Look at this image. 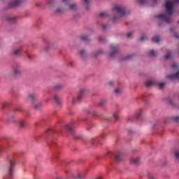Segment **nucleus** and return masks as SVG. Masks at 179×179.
Masks as SVG:
<instances>
[{
  "instance_id": "1",
  "label": "nucleus",
  "mask_w": 179,
  "mask_h": 179,
  "mask_svg": "<svg viewBox=\"0 0 179 179\" xmlns=\"http://www.w3.org/2000/svg\"><path fill=\"white\" fill-rule=\"evenodd\" d=\"M165 12L166 14H159L155 16L159 19V26H162L165 23L169 24L171 22V16L173 13L175 1L173 0H165Z\"/></svg>"
},
{
  "instance_id": "2",
  "label": "nucleus",
  "mask_w": 179,
  "mask_h": 179,
  "mask_svg": "<svg viewBox=\"0 0 179 179\" xmlns=\"http://www.w3.org/2000/svg\"><path fill=\"white\" fill-rule=\"evenodd\" d=\"M69 0H62V3L60 4L59 7L56 9V13H63L66 10H75L77 8V5L75 3L69 5Z\"/></svg>"
},
{
  "instance_id": "3",
  "label": "nucleus",
  "mask_w": 179,
  "mask_h": 179,
  "mask_svg": "<svg viewBox=\"0 0 179 179\" xmlns=\"http://www.w3.org/2000/svg\"><path fill=\"white\" fill-rule=\"evenodd\" d=\"M113 10L117 12V16L113 17V22H116L118 19H120L122 16H124L127 14V8L122 6H117L113 8Z\"/></svg>"
},
{
  "instance_id": "4",
  "label": "nucleus",
  "mask_w": 179,
  "mask_h": 179,
  "mask_svg": "<svg viewBox=\"0 0 179 179\" xmlns=\"http://www.w3.org/2000/svg\"><path fill=\"white\" fill-rule=\"evenodd\" d=\"M15 159L16 157L15 155H10L8 157V161L10 166L8 169V176L10 179L13 178V166H15Z\"/></svg>"
},
{
  "instance_id": "5",
  "label": "nucleus",
  "mask_w": 179,
  "mask_h": 179,
  "mask_svg": "<svg viewBox=\"0 0 179 179\" xmlns=\"http://www.w3.org/2000/svg\"><path fill=\"white\" fill-rule=\"evenodd\" d=\"M87 93V90L86 89H81L78 95L77 96L76 99H75V97H72V103L73 104H75V103H80V99L81 98L86 94Z\"/></svg>"
},
{
  "instance_id": "6",
  "label": "nucleus",
  "mask_w": 179,
  "mask_h": 179,
  "mask_svg": "<svg viewBox=\"0 0 179 179\" xmlns=\"http://www.w3.org/2000/svg\"><path fill=\"white\" fill-rule=\"evenodd\" d=\"M12 69L15 76H19L21 74L20 66L19 64H14Z\"/></svg>"
},
{
  "instance_id": "7",
  "label": "nucleus",
  "mask_w": 179,
  "mask_h": 179,
  "mask_svg": "<svg viewBox=\"0 0 179 179\" xmlns=\"http://www.w3.org/2000/svg\"><path fill=\"white\" fill-rule=\"evenodd\" d=\"M110 50H112V52H111V53L109 54V57H113L119 51V48H118V46H115V45H111Z\"/></svg>"
},
{
  "instance_id": "8",
  "label": "nucleus",
  "mask_w": 179,
  "mask_h": 179,
  "mask_svg": "<svg viewBox=\"0 0 179 179\" xmlns=\"http://www.w3.org/2000/svg\"><path fill=\"white\" fill-rule=\"evenodd\" d=\"M22 3V0L13 1L8 3V7L15 8V7L19 6Z\"/></svg>"
},
{
  "instance_id": "9",
  "label": "nucleus",
  "mask_w": 179,
  "mask_h": 179,
  "mask_svg": "<svg viewBox=\"0 0 179 179\" xmlns=\"http://www.w3.org/2000/svg\"><path fill=\"white\" fill-rule=\"evenodd\" d=\"M22 51V46H19V48H14L12 49L13 55L15 56H20Z\"/></svg>"
},
{
  "instance_id": "10",
  "label": "nucleus",
  "mask_w": 179,
  "mask_h": 179,
  "mask_svg": "<svg viewBox=\"0 0 179 179\" xmlns=\"http://www.w3.org/2000/svg\"><path fill=\"white\" fill-rule=\"evenodd\" d=\"M145 85L147 87H150L152 86H156L157 85V81H155V80L152 79H149L145 83Z\"/></svg>"
},
{
  "instance_id": "11",
  "label": "nucleus",
  "mask_w": 179,
  "mask_h": 179,
  "mask_svg": "<svg viewBox=\"0 0 179 179\" xmlns=\"http://www.w3.org/2000/svg\"><path fill=\"white\" fill-rule=\"evenodd\" d=\"M122 155L123 154L122 152H116L115 154V161L116 162H120L122 160Z\"/></svg>"
},
{
  "instance_id": "12",
  "label": "nucleus",
  "mask_w": 179,
  "mask_h": 179,
  "mask_svg": "<svg viewBox=\"0 0 179 179\" xmlns=\"http://www.w3.org/2000/svg\"><path fill=\"white\" fill-rule=\"evenodd\" d=\"M28 99L32 102L36 101L38 99V94L36 93H30L28 95Z\"/></svg>"
},
{
  "instance_id": "13",
  "label": "nucleus",
  "mask_w": 179,
  "mask_h": 179,
  "mask_svg": "<svg viewBox=\"0 0 179 179\" xmlns=\"http://www.w3.org/2000/svg\"><path fill=\"white\" fill-rule=\"evenodd\" d=\"M130 162L134 165H138L140 164V158L139 157H131L130 159Z\"/></svg>"
},
{
  "instance_id": "14",
  "label": "nucleus",
  "mask_w": 179,
  "mask_h": 179,
  "mask_svg": "<svg viewBox=\"0 0 179 179\" xmlns=\"http://www.w3.org/2000/svg\"><path fill=\"white\" fill-rule=\"evenodd\" d=\"M66 127L67 131H68L74 138H78V137H76V136H75V130H73V128L71 127V126L66 125Z\"/></svg>"
},
{
  "instance_id": "15",
  "label": "nucleus",
  "mask_w": 179,
  "mask_h": 179,
  "mask_svg": "<svg viewBox=\"0 0 179 179\" xmlns=\"http://www.w3.org/2000/svg\"><path fill=\"white\" fill-rule=\"evenodd\" d=\"M169 79H178L179 80V70L175 74L168 76Z\"/></svg>"
},
{
  "instance_id": "16",
  "label": "nucleus",
  "mask_w": 179,
  "mask_h": 179,
  "mask_svg": "<svg viewBox=\"0 0 179 179\" xmlns=\"http://www.w3.org/2000/svg\"><path fill=\"white\" fill-rule=\"evenodd\" d=\"M150 1L153 2V4L152 5V6H155L157 3V0H150ZM139 2L141 4H145L148 2V0H140Z\"/></svg>"
},
{
  "instance_id": "17",
  "label": "nucleus",
  "mask_w": 179,
  "mask_h": 179,
  "mask_svg": "<svg viewBox=\"0 0 179 179\" xmlns=\"http://www.w3.org/2000/svg\"><path fill=\"white\" fill-rule=\"evenodd\" d=\"M6 20L10 23H15L16 17L13 16H8L6 17Z\"/></svg>"
},
{
  "instance_id": "18",
  "label": "nucleus",
  "mask_w": 179,
  "mask_h": 179,
  "mask_svg": "<svg viewBox=\"0 0 179 179\" xmlns=\"http://www.w3.org/2000/svg\"><path fill=\"white\" fill-rule=\"evenodd\" d=\"M160 40H161V38H160L159 36H155L152 37V41L155 42V43H159Z\"/></svg>"
},
{
  "instance_id": "19",
  "label": "nucleus",
  "mask_w": 179,
  "mask_h": 179,
  "mask_svg": "<svg viewBox=\"0 0 179 179\" xmlns=\"http://www.w3.org/2000/svg\"><path fill=\"white\" fill-rule=\"evenodd\" d=\"M54 100L58 106H62V101L57 95L54 96Z\"/></svg>"
},
{
  "instance_id": "20",
  "label": "nucleus",
  "mask_w": 179,
  "mask_h": 179,
  "mask_svg": "<svg viewBox=\"0 0 179 179\" xmlns=\"http://www.w3.org/2000/svg\"><path fill=\"white\" fill-rule=\"evenodd\" d=\"M174 157L176 161L179 162V150H176L174 152Z\"/></svg>"
},
{
  "instance_id": "21",
  "label": "nucleus",
  "mask_w": 179,
  "mask_h": 179,
  "mask_svg": "<svg viewBox=\"0 0 179 179\" xmlns=\"http://www.w3.org/2000/svg\"><path fill=\"white\" fill-rule=\"evenodd\" d=\"M8 150V147L0 146V155H1L3 152H6Z\"/></svg>"
},
{
  "instance_id": "22",
  "label": "nucleus",
  "mask_w": 179,
  "mask_h": 179,
  "mask_svg": "<svg viewBox=\"0 0 179 179\" xmlns=\"http://www.w3.org/2000/svg\"><path fill=\"white\" fill-rule=\"evenodd\" d=\"M114 92L116 95H120L122 93V90L119 89V88H116L115 90H114Z\"/></svg>"
},
{
  "instance_id": "23",
  "label": "nucleus",
  "mask_w": 179,
  "mask_h": 179,
  "mask_svg": "<svg viewBox=\"0 0 179 179\" xmlns=\"http://www.w3.org/2000/svg\"><path fill=\"white\" fill-rule=\"evenodd\" d=\"M106 100L102 99V100L100 101V102L99 103L98 106L99 107H103V106L106 105Z\"/></svg>"
},
{
  "instance_id": "24",
  "label": "nucleus",
  "mask_w": 179,
  "mask_h": 179,
  "mask_svg": "<svg viewBox=\"0 0 179 179\" xmlns=\"http://www.w3.org/2000/svg\"><path fill=\"white\" fill-rule=\"evenodd\" d=\"M1 105L3 108H5L6 107H8L9 106V103L7 101H3L1 103Z\"/></svg>"
},
{
  "instance_id": "25",
  "label": "nucleus",
  "mask_w": 179,
  "mask_h": 179,
  "mask_svg": "<svg viewBox=\"0 0 179 179\" xmlns=\"http://www.w3.org/2000/svg\"><path fill=\"white\" fill-rule=\"evenodd\" d=\"M91 143H92V145H96V143H99V140H98V138H93V139H92Z\"/></svg>"
},
{
  "instance_id": "26",
  "label": "nucleus",
  "mask_w": 179,
  "mask_h": 179,
  "mask_svg": "<svg viewBox=\"0 0 179 179\" xmlns=\"http://www.w3.org/2000/svg\"><path fill=\"white\" fill-rule=\"evenodd\" d=\"M171 59V52H168V53H166V55H165V59Z\"/></svg>"
},
{
  "instance_id": "27",
  "label": "nucleus",
  "mask_w": 179,
  "mask_h": 179,
  "mask_svg": "<svg viewBox=\"0 0 179 179\" xmlns=\"http://www.w3.org/2000/svg\"><path fill=\"white\" fill-rule=\"evenodd\" d=\"M55 88L56 90H62V89H63V85H62L61 84H56L55 85Z\"/></svg>"
},
{
  "instance_id": "28",
  "label": "nucleus",
  "mask_w": 179,
  "mask_h": 179,
  "mask_svg": "<svg viewBox=\"0 0 179 179\" xmlns=\"http://www.w3.org/2000/svg\"><path fill=\"white\" fill-rule=\"evenodd\" d=\"M134 58V55H127L124 60H131Z\"/></svg>"
},
{
  "instance_id": "29",
  "label": "nucleus",
  "mask_w": 179,
  "mask_h": 179,
  "mask_svg": "<svg viewBox=\"0 0 179 179\" xmlns=\"http://www.w3.org/2000/svg\"><path fill=\"white\" fill-rule=\"evenodd\" d=\"M81 38L84 41H89V36L87 35L83 34L81 36Z\"/></svg>"
},
{
  "instance_id": "30",
  "label": "nucleus",
  "mask_w": 179,
  "mask_h": 179,
  "mask_svg": "<svg viewBox=\"0 0 179 179\" xmlns=\"http://www.w3.org/2000/svg\"><path fill=\"white\" fill-rule=\"evenodd\" d=\"M55 131L53 129H48L45 131V134L46 135H50L52 133H53Z\"/></svg>"
},
{
  "instance_id": "31",
  "label": "nucleus",
  "mask_w": 179,
  "mask_h": 179,
  "mask_svg": "<svg viewBox=\"0 0 179 179\" xmlns=\"http://www.w3.org/2000/svg\"><path fill=\"white\" fill-rule=\"evenodd\" d=\"M158 53L157 52H155L154 50H151L149 55L150 56H152V57H155Z\"/></svg>"
},
{
  "instance_id": "32",
  "label": "nucleus",
  "mask_w": 179,
  "mask_h": 179,
  "mask_svg": "<svg viewBox=\"0 0 179 179\" xmlns=\"http://www.w3.org/2000/svg\"><path fill=\"white\" fill-rule=\"evenodd\" d=\"M148 40V37L147 36H143L141 37L140 41H145Z\"/></svg>"
},
{
  "instance_id": "33",
  "label": "nucleus",
  "mask_w": 179,
  "mask_h": 179,
  "mask_svg": "<svg viewBox=\"0 0 179 179\" xmlns=\"http://www.w3.org/2000/svg\"><path fill=\"white\" fill-rule=\"evenodd\" d=\"M41 106H42L41 103H37L34 104V108L35 109H38V108H39Z\"/></svg>"
},
{
  "instance_id": "34",
  "label": "nucleus",
  "mask_w": 179,
  "mask_h": 179,
  "mask_svg": "<svg viewBox=\"0 0 179 179\" xmlns=\"http://www.w3.org/2000/svg\"><path fill=\"white\" fill-rule=\"evenodd\" d=\"M84 1V3H85V5L86 6V8L87 9H89V4H90V1L89 0H83Z\"/></svg>"
},
{
  "instance_id": "35",
  "label": "nucleus",
  "mask_w": 179,
  "mask_h": 179,
  "mask_svg": "<svg viewBox=\"0 0 179 179\" xmlns=\"http://www.w3.org/2000/svg\"><path fill=\"white\" fill-rule=\"evenodd\" d=\"M52 44L48 42V47L47 48H45V51H48L49 50V48L52 47Z\"/></svg>"
},
{
  "instance_id": "36",
  "label": "nucleus",
  "mask_w": 179,
  "mask_h": 179,
  "mask_svg": "<svg viewBox=\"0 0 179 179\" xmlns=\"http://www.w3.org/2000/svg\"><path fill=\"white\" fill-rule=\"evenodd\" d=\"M80 55H81V57H84L86 55L85 51L84 50V49H82V50L80 51Z\"/></svg>"
},
{
  "instance_id": "37",
  "label": "nucleus",
  "mask_w": 179,
  "mask_h": 179,
  "mask_svg": "<svg viewBox=\"0 0 179 179\" xmlns=\"http://www.w3.org/2000/svg\"><path fill=\"white\" fill-rule=\"evenodd\" d=\"M171 67L174 69H179V66L176 65V64H173Z\"/></svg>"
},
{
  "instance_id": "38",
  "label": "nucleus",
  "mask_w": 179,
  "mask_h": 179,
  "mask_svg": "<svg viewBox=\"0 0 179 179\" xmlns=\"http://www.w3.org/2000/svg\"><path fill=\"white\" fill-rule=\"evenodd\" d=\"M99 16H101V17H106L107 14L106 13H101Z\"/></svg>"
},
{
  "instance_id": "39",
  "label": "nucleus",
  "mask_w": 179,
  "mask_h": 179,
  "mask_svg": "<svg viewBox=\"0 0 179 179\" xmlns=\"http://www.w3.org/2000/svg\"><path fill=\"white\" fill-rule=\"evenodd\" d=\"M133 35H134V32H129L127 34V38H131Z\"/></svg>"
},
{
  "instance_id": "40",
  "label": "nucleus",
  "mask_w": 179,
  "mask_h": 179,
  "mask_svg": "<svg viewBox=\"0 0 179 179\" xmlns=\"http://www.w3.org/2000/svg\"><path fill=\"white\" fill-rule=\"evenodd\" d=\"M8 122L15 123L16 121L15 120V119H13V117H11V118L8 120Z\"/></svg>"
},
{
  "instance_id": "41",
  "label": "nucleus",
  "mask_w": 179,
  "mask_h": 179,
  "mask_svg": "<svg viewBox=\"0 0 179 179\" xmlns=\"http://www.w3.org/2000/svg\"><path fill=\"white\" fill-rule=\"evenodd\" d=\"M19 124H20V127H23L24 125V120H21V121L19 122Z\"/></svg>"
},
{
  "instance_id": "42",
  "label": "nucleus",
  "mask_w": 179,
  "mask_h": 179,
  "mask_svg": "<svg viewBox=\"0 0 179 179\" xmlns=\"http://www.w3.org/2000/svg\"><path fill=\"white\" fill-rule=\"evenodd\" d=\"M173 120L174 121H176V122H179V116H176V117H173Z\"/></svg>"
},
{
  "instance_id": "43",
  "label": "nucleus",
  "mask_w": 179,
  "mask_h": 179,
  "mask_svg": "<svg viewBox=\"0 0 179 179\" xmlns=\"http://www.w3.org/2000/svg\"><path fill=\"white\" fill-rule=\"evenodd\" d=\"M100 41L101 43H105L106 42V40L105 38H100Z\"/></svg>"
},
{
  "instance_id": "44",
  "label": "nucleus",
  "mask_w": 179,
  "mask_h": 179,
  "mask_svg": "<svg viewBox=\"0 0 179 179\" xmlns=\"http://www.w3.org/2000/svg\"><path fill=\"white\" fill-rule=\"evenodd\" d=\"M164 83H161L159 84V87L160 89H162L164 87Z\"/></svg>"
},
{
  "instance_id": "45",
  "label": "nucleus",
  "mask_w": 179,
  "mask_h": 179,
  "mask_svg": "<svg viewBox=\"0 0 179 179\" xmlns=\"http://www.w3.org/2000/svg\"><path fill=\"white\" fill-rule=\"evenodd\" d=\"M113 117H114L115 120H118V115L117 114H113Z\"/></svg>"
},
{
  "instance_id": "46",
  "label": "nucleus",
  "mask_w": 179,
  "mask_h": 179,
  "mask_svg": "<svg viewBox=\"0 0 179 179\" xmlns=\"http://www.w3.org/2000/svg\"><path fill=\"white\" fill-rule=\"evenodd\" d=\"M174 37L176 38H179V34L177 33H174Z\"/></svg>"
},
{
  "instance_id": "47",
  "label": "nucleus",
  "mask_w": 179,
  "mask_h": 179,
  "mask_svg": "<svg viewBox=\"0 0 179 179\" xmlns=\"http://www.w3.org/2000/svg\"><path fill=\"white\" fill-rule=\"evenodd\" d=\"M141 110L140 111L139 113H137V114L136 115V117L137 118H138V117L141 116Z\"/></svg>"
},
{
  "instance_id": "48",
  "label": "nucleus",
  "mask_w": 179,
  "mask_h": 179,
  "mask_svg": "<svg viewBox=\"0 0 179 179\" xmlns=\"http://www.w3.org/2000/svg\"><path fill=\"white\" fill-rule=\"evenodd\" d=\"M25 53L29 58L31 59V57L28 54V51H25Z\"/></svg>"
},
{
  "instance_id": "49",
  "label": "nucleus",
  "mask_w": 179,
  "mask_h": 179,
  "mask_svg": "<svg viewBox=\"0 0 179 179\" xmlns=\"http://www.w3.org/2000/svg\"><path fill=\"white\" fill-rule=\"evenodd\" d=\"M73 179H81V176L80 175L78 176L77 178L73 177Z\"/></svg>"
},
{
  "instance_id": "50",
  "label": "nucleus",
  "mask_w": 179,
  "mask_h": 179,
  "mask_svg": "<svg viewBox=\"0 0 179 179\" xmlns=\"http://www.w3.org/2000/svg\"><path fill=\"white\" fill-rule=\"evenodd\" d=\"M107 28V25H102V29H106Z\"/></svg>"
},
{
  "instance_id": "51",
  "label": "nucleus",
  "mask_w": 179,
  "mask_h": 179,
  "mask_svg": "<svg viewBox=\"0 0 179 179\" xmlns=\"http://www.w3.org/2000/svg\"><path fill=\"white\" fill-rule=\"evenodd\" d=\"M100 53H101V52H99L97 54H96L95 55H94V57H96L98 55H99Z\"/></svg>"
},
{
  "instance_id": "52",
  "label": "nucleus",
  "mask_w": 179,
  "mask_h": 179,
  "mask_svg": "<svg viewBox=\"0 0 179 179\" xmlns=\"http://www.w3.org/2000/svg\"><path fill=\"white\" fill-rule=\"evenodd\" d=\"M54 145H55V143H52V145H49V146H50V148H52V147L54 146Z\"/></svg>"
},
{
  "instance_id": "53",
  "label": "nucleus",
  "mask_w": 179,
  "mask_h": 179,
  "mask_svg": "<svg viewBox=\"0 0 179 179\" xmlns=\"http://www.w3.org/2000/svg\"><path fill=\"white\" fill-rule=\"evenodd\" d=\"M107 121H110V118H106V119Z\"/></svg>"
},
{
  "instance_id": "54",
  "label": "nucleus",
  "mask_w": 179,
  "mask_h": 179,
  "mask_svg": "<svg viewBox=\"0 0 179 179\" xmlns=\"http://www.w3.org/2000/svg\"><path fill=\"white\" fill-rule=\"evenodd\" d=\"M149 178H153V177H152V176H148Z\"/></svg>"
},
{
  "instance_id": "55",
  "label": "nucleus",
  "mask_w": 179,
  "mask_h": 179,
  "mask_svg": "<svg viewBox=\"0 0 179 179\" xmlns=\"http://www.w3.org/2000/svg\"><path fill=\"white\" fill-rule=\"evenodd\" d=\"M176 2L179 3V0H174Z\"/></svg>"
},
{
  "instance_id": "56",
  "label": "nucleus",
  "mask_w": 179,
  "mask_h": 179,
  "mask_svg": "<svg viewBox=\"0 0 179 179\" xmlns=\"http://www.w3.org/2000/svg\"><path fill=\"white\" fill-rule=\"evenodd\" d=\"M50 101V99H48V100H47V101Z\"/></svg>"
},
{
  "instance_id": "57",
  "label": "nucleus",
  "mask_w": 179,
  "mask_h": 179,
  "mask_svg": "<svg viewBox=\"0 0 179 179\" xmlns=\"http://www.w3.org/2000/svg\"><path fill=\"white\" fill-rule=\"evenodd\" d=\"M97 179H101V178H97Z\"/></svg>"
},
{
  "instance_id": "58",
  "label": "nucleus",
  "mask_w": 179,
  "mask_h": 179,
  "mask_svg": "<svg viewBox=\"0 0 179 179\" xmlns=\"http://www.w3.org/2000/svg\"><path fill=\"white\" fill-rule=\"evenodd\" d=\"M93 115H95V114H93Z\"/></svg>"
}]
</instances>
